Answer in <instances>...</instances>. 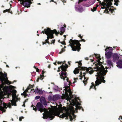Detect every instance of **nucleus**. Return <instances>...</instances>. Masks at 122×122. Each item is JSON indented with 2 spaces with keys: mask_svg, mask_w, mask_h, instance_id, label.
I'll return each instance as SVG.
<instances>
[{
  "mask_svg": "<svg viewBox=\"0 0 122 122\" xmlns=\"http://www.w3.org/2000/svg\"><path fill=\"white\" fill-rule=\"evenodd\" d=\"M107 63L110 66V68H111V67L112 66L113 67L112 63V61L111 60H107Z\"/></svg>",
  "mask_w": 122,
  "mask_h": 122,
  "instance_id": "19",
  "label": "nucleus"
},
{
  "mask_svg": "<svg viewBox=\"0 0 122 122\" xmlns=\"http://www.w3.org/2000/svg\"><path fill=\"white\" fill-rule=\"evenodd\" d=\"M40 101L44 105H46L47 104V103L46 101L45 98L43 97H41L40 98Z\"/></svg>",
  "mask_w": 122,
  "mask_h": 122,
  "instance_id": "12",
  "label": "nucleus"
},
{
  "mask_svg": "<svg viewBox=\"0 0 122 122\" xmlns=\"http://www.w3.org/2000/svg\"><path fill=\"white\" fill-rule=\"evenodd\" d=\"M79 70L84 71L86 70V72H89V73L90 74H92L94 71L93 69L91 67L87 68L86 67H81V69H79L78 68H75L73 71L74 74H76L78 73Z\"/></svg>",
  "mask_w": 122,
  "mask_h": 122,
  "instance_id": "5",
  "label": "nucleus"
},
{
  "mask_svg": "<svg viewBox=\"0 0 122 122\" xmlns=\"http://www.w3.org/2000/svg\"><path fill=\"white\" fill-rule=\"evenodd\" d=\"M12 97L13 99L11 100L10 101L12 103H12H13L15 101L16 99V96H12Z\"/></svg>",
  "mask_w": 122,
  "mask_h": 122,
  "instance_id": "21",
  "label": "nucleus"
},
{
  "mask_svg": "<svg viewBox=\"0 0 122 122\" xmlns=\"http://www.w3.org/2000/svg\"><path fill=\"white\" fill-rule=\"evenodd\" d=\"M101 60V59H98L97 60V62L98 63V64H97V66L96 65V69L97 70V71L98 72H99V71L98 69V68H100L102 66H103V67L104 66L102 65V63L100 61V60Z\"/></svg>",
  "mask_w": 122,
  "mask_h": 122,
  "instance_id": "10",
  "label": "nucleus"
},
{
  "mask_svg": "<svg viewBox=\"0 0 122 122\" xmlns=\"http://www.w3.org/2000/svg\"><path fill=\"white\" fill-rule=\"evenodd\" d=\"M37 108L36 107H35V108L33 107V110H35L36 112L37 111Z\"/></svg>",
  "mask_w": 122,
  "mask_h": 122,
  "instance_id": "53",
  "label": "nucleus"
},
{
  "mask_svg": "<svg viewBox=\"0 0 122 122\" xmlns=\"http://www.w3.org/2000/svg\"><path fill=\"white\" fill-rule=\"evenodd\" d=\"M113 61H117L119 59V56L117 54H114L112 56Z\"/></svg>",
  "mask_w": 122,
  "mask_h": 122,
  "instance_id": "13",
  "label": "nucleus"
},
{
  "mask_svg": "<svg viewBox=\"0 0 122 122\" xmlns=\"http://www.w3.org/2000/svg\"><path fill=\"white\" fill-rule=\"evenodd\" d=\"M105 55L106 58L107 59L110 58L112 56V51H109L105 52Z\"/></svg>",
  "mask_w": 122,
  "mask_h": 122,
  "instance_id": "11",
  "label": "nucleus"
},
{
  "mask_svg": "<svg viewBox=\"0 0 122 122\" xmlns=\"http://www.w3.org/2000/svg\"><path fill=\"white\" fill-rule=\"evenodd\" d=\"M21 95L22 96H24L25 97H26L28 96L27 94H25L24 92L23 93H22Z\"/></svg>",
  "mask_w": 122,
  "mask_h": 122,
  "instance_id": "37",
  "label": "nucleus"
},
{
  "mask_svg": "<svg viewBox=\"0 0 122 122\" xmlns=\"http://www.w3.org/2000/svg\"><path fill=\"white\" fill-rule=\"evenodd\" d=\"M40 97H41L40 96H38L35 97V99L36 100L38 99L41 98Z\"/></svg>",
  "mask_w": 122,
  "mask_h": 122,
  "instance_id": "41",
  "label": "nucleus"
},
{
  "mask_svg": "<svg viewBox=\"0 0 122 122\" xmlns=\"http://www.w3.org/2000/svg\"><path fill=\"white\" fill-rule=\"evenodd\" d=\"M30 0L29 1H30L29 2L31 3V4L32 3V1H33V0Z\"/></svg>",
  "mask_w": 122,
  "mask_h": 122,
  "instance_id": "61",
  "label": "nucleus"
},
{
  "mask_svg": "<svg viewBox=\"0 0 122 122\" xmlns=\"http://www.w3.org/2000/svg\"><path fill=\"white\" fill-rule=\"evenodd\" d=\"M81 40L80 41L76 40H73L72 39H70L69 41V43L70 45V46L72 48V50L73 51H79L81 49L80 47L81 44H80V41H83L85 42V40L81 39Z\"/></svg>",
  "mask_w": 122,
  "mask_h": 122,
  "instance_id": "3",
  "label": "nucleus"
},
{
  "mask_svg": "<svg viewBox=\"0 0 122 122\" xmlns=\"http://www.w3.org/2000/svg\"><path fill=\"white\" fill-rule=\"evenodd\" d=\"M78 10L80 12H81L83 11V9L82 7H79L78 9Z\"/></svg>",
  "mask_w": 122,
  "mask_h": 122,
  "instance_id": "26",
  "label": "nucleus"
},
{
  "mask_svg": "<svg viewBox=\"0 0 122 122\" xmlns=\"http://www.w3.org/2000/svg\"><path fill=\"white\" fill-rule=\"evenodd\" d=\"M76 110L78 109L80 110L82 108V107L79 106L78 105H76Z\"/></svg>",
  "mask_w": 122,
  "mask_h": 122,
  "instance_id": "24",
  "label": "nucleus"
},
{
  "mask_svg": "<svg viewBox=\"0 0 122 122\" xmlns=\"http://www.w3.org/2000/svg\"><path fill=\"white\" fill-rule=\"evenodd\" d=\"M54 32L57 33V30L55 29L51 30V29L49 28H47L46 29H45L43 31H42L41 33H43L44 34L45 33L47 35L50 34Z\"/></svg>",
  "mask_w": 122,
  "mask_h": 122,
  "instance_id": "6",
  "label": "nucleus"
},
{
  "mask_svg": "<svg viewBox=\"0 0 122 122\" xmlns=\"http://www.w3.org/2000/svg\"><path fill=\"white\" fill-rule=\"evenodd\" d=\"M65 66L63 64L60 66V67L62 71L60 73V77L61 79H63V80H65L66 78H67L66 80L67 81H68L69 78L67 77V73L66 72L67 71V69L68 66L67 64H65Z\"/></svg>",
  "mask_w": 122,
  "mask_h": 122,
  "instance_id": "4",
  "label": "nucleus"
},
{
  "mask_svg": "<svg viewBox=\"0 0 122 122\" xmlns=\"http://www.w3.org/2000/svg\"><path fill=\"white\" fill-rule=\"evenodd\" d=\"M97 6L95 7H93V9H91V10L93 12H94V11H95L97 9Z\"/></svg>",
  "mask_w": 122,
  "mask_h": 122,
  "instance_id": "33",
  "label": "nucleus"
},
{
  "mask_svg": "<svg viewBox=\"0 0 122 122\" xmlns=\"http://www.w3.org/2000/svg\"><path fill=\"white\" fill-rule=\"evenodd\" d=\"M36 90L39 93L41 92V90L38 89V88L37 87H36Z\"/></svg>",
  "mask_w": 122,
  "mask_h": 122,
  "instance_id": "47",
  "label": "nucleus"
},
{
  "mask_svg": "<svg viewBox=\"0 0 122 122\" xmlns=\"http://www.w3.org/2000/svg\"><path fill=\"white\" fill-rule=\"evenodd\" d=\"M4 78L5 80L3 82H2V84H4V81H5L6 83L7 84H11V82L9 81L8 80V78L7 77H6L4 76Z\"/></svg>",
  "mask_w": 122,
  "mask_h": 122,
  "instance_id": "16",
  "label": "nucleus"
},
{
  "mask_svg": "<svg viewBox=\"0 0 122 122\" xmlns=\"http://www.w3.org/2000/svg\"><path fill=\"white\" fill-rule=\"evenodd\" d=\"M11 92L13 93L12 96H16V91L15 90H13Z\"/></svg>",
  "mask_w": 122,
  "mask_h": 122,
  "instance_id": "22",
  "label": "nucleus"
},
{
  "mask_svg": "<svg viewBox=\"0 0 122 122\" xmlns=\"http://www.w3.org/2000/svg\"><path fill=\"white\" fill-rule=\"evenodd\" d=\"M96 86H95V85L94 86V87H93V88L94 89H95V90H96V89H97V88H96Z\"/></svg>",
  "mask_w": 122,
  "mask_h": 122,
  "instance_id": "57",
  "label": "nucleus"
},
{
  "mask_svg": "<svg viewBox=\"0 0 122 122\" xmlns=\"http://www.w3.org/2000/svg\"><path fill=\"white\" fill-rule=\"evenodd\" d=\"M117 67L119 68H122V60H119L117 63Z\"/></svg>",
  "mask_w": 122,
  "mask_h": 122,
  "instance_id": "15",
  "label": "nucleus"
},
{
  "mask_svg": "<svg viewBox=\"0 0 122 122\" xmlns=\"http://www.w3.org/2000/svg\"><path fill=\"white\" fill-rule=\"evenodd\" d=\"M78 78H74V81L73 82V83H74L76 82V79L78 80Z\"/></svg>",
  "mask_w": 122,
  "mask_h": 122,
  "instance_id": "45",
  "label": "nucleus"
},
{
  "mask_svg": "<svg viewBox=\"0 0 122 122\" xmlns=\"http://www.w3.org/2000/svg\"><path fill=\"white\" fill-rule=\"evenodd\" d=\"M18 101V100L17 99H16V100L15 101V102H14L13 103H12V106H17L16 102H17Z\"/></svg>",
  "mask_w": 122,
  "mask_h": 122,
  "instance_id": "29",
  "label": "nucleus"
},
{
  "mask_svg": "<svg viewBox=\"0 0 122 122\" xmlns=\"http://www.w3.org/2000/svg\"><path fill=\"white\" fill-rule=\"evenodd\" d=\"M95 56L96 58L97 59H101L100 55L98 54H95Z\"/></svg>",
  "mask_w": 122,
  "mask_h": 122,
  "instance_id": "30",
  "label": "nucleus"
},
{
  "mask_svg": "<svg viewBox=\"0 0 122 122\" xmlns=\"http://www.w3.org/2000/svg\"><path fill=\"white\" fill-rule=\"evenodd\" d=\"M44 75H40V79L41 80H42L44 78Z\"/></svg>",
  "mask_w": 122,
  "mask_h": 122,
  "instance_id": "35",
  "label": "nucleus"
},
{
  "mask_svg": "<svg viewBox=\"0 0 122 122\" xmlns=\"http://www.w3.org/2000/svg\"><path fill=\"white\" fill-rule=\"evenodd\" d=\"M36 71L37 72H39V70L38 68H37L36 69Z\"/></svg>",
  "mask_w": 122,
  "mask_h": 122,
  "instance_id": "58",
  "label": "nucleus"
},
{
  "mask_svg": "<svg viewBox=\"0 0 122 122\" xmlns=\"http://www.w3.org/2000/svg\"><path fill=\"white\" fill-rule=\"evenodd\" d=\"M42 75H44V73L45 72H45L43 70H42Z\"/></svg>",
  "mask_w": 122,
  "mask_h": 122,
  "instance_id": "54",
  "label": "nucleus"
},
{
  "mask_svg": "<svg viewBox=\"0 0 122 122\" xmlns=\"http://www.w3.org/2000/svg\"><path fill=\"white\" fill-rule=\"evenodd\" d=\"M92 84V85L90 87V89L91 88H92L93 87H94V86L95 85L93 83Z\"/></svg>",
  "mask_w": 122,
  "mask_h": 122,
  "instance_id": "48",
  "label": "nucleus"
},
{
  "mask_svg": "<svg viewBox=\"0 0 122 122\" xmlns=\"http://www.w3.org/2000/svg\"><path fill=\"white\" fill-rule=\"evenodd\" d=\"M46 42L45 41V42H42V44L43 45L44 44H46Z\"/></svg>",
  "mask_w": 122,
  "mask_h": 122,
  "instance_id": "60",
  "label": "nucleus"
},
{
  "mask_svg": "<svg viewBox=\"0 0 122 122\" xmlns=\"http://www.w3.org/2000/svg\"><path fill=\"white\" fill-rule=\"evenodd\" d=\"M113 50V48L112 47H108L107 46V48L105 49V51L106 52L107 51H112V52Z\"/></svg>",
  "mask_w": 122,
  "mask_h": 122,
  "instance_id": "18",
  "label": "nucleus"
},
{
  "mask_svg": "<svg viewBox=\"0 0 122 122\" xmlns=\"http://www.w3.org/2000/svg\"><path fill=\"white\" fill-rule=\"evenodd\" d=\"M6 87L7 88H9V89H12L13 88H14V86L12 85H10L9 86V87L8 86H6Z\"/></svg>",
  "mask_w": 122,
  "mask_h": 122,
  "instance_id": "31",
  "label": "nucleus"
},
{
  "mask_svg": "<svg viewBox=\"0 0 122 122\" xmlns=\"http://www.w3.org/2000/svg\"><path fill=\"white\" fill-rule=\"evenodd\" d=\"M55 32H54L53 33H52L49 35H47V39H46L45 40V42H46V43H48L49 44H50V43L49 42L48 40L50 38L52 39L53 38L54 36H53V34L54 33L55 34H58L59 33H58V32L56 33Z\"/></svg>",
  "mask_w": 122,
  "mask_h": 122,
  "instance_id": "8",
  "label": "nucleus"
},
{
  "mask_svg": "<svg viewBox=\"0 0 122 122\" xmlns=\"http://www.w3.org/2000/svg\"><path fill=\"white\" fill-rule=\"evenodd\" d=\"M62 2H64V3H66V1L65 0H61Z\"/></svg>",
  "mask_w": 122,
  "mask_h": 122,
  "instance_id": "59",
  "label": "nucleus"
},
{
  "mask_svg": "<svg viewBox=\"0 0 122 122\" xmlns=\"http://www.w3.org/2000/svg\"><path fill=\"white\" fill-rule=\"evenodd\" d=\"M57 32H58V33H59L58 34H56V35H58V34H60L61 35H63V34L64 32H61V33H60L59 32V31H58V32H57Z\"/></svg>",
  "mask_w": 122,
  "mask_h": 122,
  "instance_id": "44",
  "label": "nucleus"
},
{
  "mask_svg": "<svg viewBox=\"0 0 122 122\" xmlns=\"http://www.w3.org/2000/svg\"><path fill=\"white\" fill-rule=\"evenodd\" d=\"M7 74H4L1 71H0V81L3 82L4 81V76L6 77Z\"/></svg>",
  "mask_w": 122,
  "mask_h": 122,
  "instance_id": "9",
  "label": "nucleus"
},
{
  "mask_svg": "<svg viewBox=\"0 0 122 122\" xmlns=\"http://www.w3.org/2000/svg\"><path fill=\"white\" fill-rule=\"evenodd\" d=\"M98 69L99 72H97V75H96L97 76V80L95 82V86H97L101 84L102 82L105 83L106 81L104 80V76L106 75L107 70H105L104 67L102 66L100 68H98Z\"/></svg>",
  "mask_w": 122,
  "mask_h": 122,
  "instance_id": "2",
  "label": "nucleus"
},
{
  "mask_svg": "<svg viewBox=\"0 0 122 122\" xmlns=\"http://www.w3.org/2000/svg\"><path fill=\"white\" fill-rule=\"evenodd\" d=\"M83 76L84 77V79L85 80L86 79V78L85 77V75L86 74V73L85 72H84V73H83Z\"/></svg>",
  "mask_w": 122,
  "mask_h": 122,
  "instance_id": "49",
  "label": "nucleus"
},
{
  "mask_svg": "<svg viewBox=\"0 0 122 122\" xmlns=\"http://www.w3.org/2000/svg\"><path fill=\"white\" fill-rule=\"evenodd\" d=\"M114 1L115 2L114 3V5L115 4V3H117V4H116V5L117 6L118 5L117 2H119V0H114Z\"/></svg>",
  "mask_w": 122,
  "mask_h": 122,
  "instance_id": "36",
  "label": "nucleus"
},
{
  "mask_svg": "<svg viewBox=\"0 0 122 122\" xmlns=\"http://www.w3.org/2000/svg\"><path fill=\"white\" fill-rule=\"evenodd\" d=\"M4 107H3L0 106V110L2 111H3V110L4 109Z\"/></svg>",
  "mask_w": 122,
  "mask_h": 122,
  "instance_id": "43",
  "label": "nucleus"
},
{
  "mask_svg": "<svg viewBox=\"0 0 122 122\" xmlns=\"http://www.w3.org/2000/svg\"><path fill=\"white\" fill-rule=\"evenodd\" d=\"M32 88V86L31 85L29 84V86H28L27 89L29 90L30 88Z\"/></svg>",
  "mask_w": 122,
  "mask_h": 122,
  "instance_id": "32",
  "label": "nucleus"
},
{
  "mask_svg": "<svg viewBox=\"0 0 122 122\" xmlns=\"http://www.w3.org/2000/svg\"><path fill=\"white\" fill-rule=\"evenodd\" d=\"M109 0H104V2L106 3V4H107Z\"/></svg>",
  "mask_w": 122,
  "mask_h": 122,
  "instance_id": "50",
  "label": "nucleus"
},
{
  "mask_svg": "<svg viewBox=\"0 0 122 122\" xmlns=\"http://www.w3.org/2000/svg\"><path fill=\"white\" fill-rule=\"evenodd\" d=\"M60 43L64 45H66V43L65 42V41H62Z\"/></svg>",
  "mask_w": 122,
  "mask_h": 122,
  "instance_id": "46",
  "label": "nucleus"
},
{
  "mask_svg": "<svg viewBox=\"0 0 122 122\" xmlns=\"http://www.w3.org/2000/svg\"><path fill=\"white\" fill-rule=\"evenodd\" d=\"M48 99L49 100H51V96H50V97H48Z\"/></svg>",
  "mask_w": 122,
  "mask_h": 122,
  "instance_id": "62",
  "label": "nucleus"
},
{
  "mask_svg": "<svg viewBox=\"0 0 122 122\" xmlns=\"http://www.w3.org/2000/svg\"><path fill=\"white\" fill-rule=\"evenodd\" d=\"M28 89H26L23 92L25 93V94H27L26 93L28 92Z\"/></svg>",
  "mask_w": 122,
  "mask_h": 122,
  "instance_id": "42",
  "label": "nucleus"
},
{
  "mask_svg": "<svg viewBox=\"0 0 122 122\" xmlns=\"http://www.w3.org/2000/svg\"><path fill=\"white\" fill-rule=\"evenodd\" d=\"M10 9H8L7 10L6 9L5 10H3V13H4L7 12H8L11 13V12L10 11Z\"/></svg>",
  "mask_w": 122,
  "mask_h": 122,
  "instance_id": "27",
  "label": "nucleus"
},
{
  "mask_svg": "<svg viewBox=\"0 0 122 122\" xmlns=\"http://www.w3.org/2000/svg\"><path fill=\"white\" fill-rule=\"evenodd\" d=\"M78 36L81 39H82L83 37V36H81V35L80 34Z\"/></svg>",
  "mask_w": 122,
  "mask_h": 122,
  "instance_id": "52",
  "label": "nucleus"
},
{
  "mask_svg": "<svg viewBox=\"0 0 122 122\" xmlns=\"http://www.w3.org/2000/svg\"><path fill=\"white\" fill-rule=\"evenodd\" d=\"M40 79V77H39L38 78H37V80H36V82H38L39 81V80Z\"/></svg>",
  "mask_w": 122,
  "mask_h": 122,
  "instance_id": "56",
  "label": "nucleus"
},
{
  "mask_svg": "<svg viewBox=\"0 0 122 122\" xmlns=\"http://www.w3.org/2000/svg\"><path fill=\"white\" fill-rule=\"evenodd\" d=\"M65 89L66 91L69 93H70L71 92L69 86H66Z\"/></svg>",
  "mask_w": 122,
  "mask_h": 122,
  "instance_id": "20",
  "label": "nucleus"
},
{
  "mask_svg": "<svg viewBox=\"0 0 122 122\" xmlns=\"http://www.w3.org/2000/svg\"><path fill=\"white\" fill-rule=\"evenodd\" d=\"M60 97L58 95H56L53 96L52 98V100L54 101H56L60 99Z\"/></svg>",
  "mask_w": 122,
  "mask_h": 122,
  "instance_id": "17",
  "label": "nucleus"
},
{
  "mask_svg": "<svg viewBox=\"0 0 122 122\" xmlns=\"http://www.w3.org/2000/svg\"><path fill=\"white\" fill-rule=\"evenodd\" d=\"M3 105L4 106V108H5V109L7 108V107H6V106H7V105L6 103H3Z\"/></svg>",
  "mask_w": 122,
  "mask_h": 122,
  "instance_id": "39",
  "label": "nucleus"
},
{
  "mask_svg": "<svg viewBox=\"0 0 122 122\" xmlns=\"http://www.w3.org/2000/svg\"><path fill=\"white\" fill-rule=\"evenodd\" d=\"M55 40H52L51 41V44H52V43L54 44L55 42Z\"/></svg>",
  "mask_w": 122,
  "mask_h": 122,
  "instance_id": "51",
  "label": "nucleus"
},
{
  "mask_svg": "<svg viewBox=\"0 0 122 122\" xmlns=\"http://www.w3.org/2000/svg\"><path fill=\"white\" fill-rule=\"evenodd\" d=\"M112 5V3L111 1L109 0L108 1V3L107 4V8L105 9L107 11V13H108L109 11L108 10V9Z\"/></svg>",
  "mask_w": 122,
  "mask_h": 122,
  "instance_id": "14",
  "label": "nucleus"
},
{
  "mask_svg": "<svg viewBox=\"0 0 122 122\" xmlns=\"http://www.w3.org/2000/svg\"><path fill=\"white\" fill-rule=\"evenodd\" d=\"M36 107L38 111H40L41 113L44 111L45 109V108H43V105L39 102L37 103Z\"/></svg>",
  "mask_w": 122,
  "mask_h": 122,
  "instance_id": "7",
  "label": "nucleus"
},
{
  "mask_svg": "<svg viewBox=\"0 0 122 122\" xmlns=\"http://www.w3.org/2000/svg\"><path fill=\"white\" fill-rule=\"evenodd\" d=\"M87 80H83V83L84 84L85 86L86 85V84L87 83Z\"/></svg>",
  "mask_w": 122,
  "mask_h": 122,
  "instance_id": "38",
  "label": "nucleus"
},
{
  "mask_svg": "<svg viewBox=\"0 0 122 122\" xmlns=\"http://www.w3.org/2000/svg\"><path fill=\"white\" fill-rule=\"evenodd\" d=\"M85 59L86 60H89V59L87 57H86L85 58Z\"/></svg>",
  "mask_w": 122,
  "mask_h": 122,
  "instance_id": "64",
  "label": "nucleus"
},
{
  "mask_svg": "<svg viewBox=\"0 0 122 122\" xmlns=\"http://www.w3.org/2000/svg\"><path fill=\"white\" fill-rule=\"evenodd\" d=\"M60 31L61 32H64L65 31V28L64 27H61L60 29Z\"/></svg>",
  "mask_w": 122,
  "mask_h": 122,
  "instance_id": "28",
  "label": "nucleus"
},
{
  "mask_svg": "<svg viewBox=\"0 0 122 122\" xmlns=\"http://www.w3.org/2000/svg\"><path fill=\"white\" fill-rule=\"evenodd\" d=\"M105 8H106V7L105 6H103L102 7H101V8L102 9H104Z\"/></svg>",
  "mask_w": 122,
  "mask_h": 122,
  "instance_id": "63",
  "label": "nucleus"
},
{
  "mask_svg": "<svg viewBox=\"0 0 122 122\" xmlns=\"http://www.w3.org/2000/svg\"><path fill=\"white\" fill-rule=\"evenodd\" d=\"M66 48V47L65 46H64V48H63L61 49V51L60 52H59V53L60 54H61L64 52L65 51V50L64 49V48Z\"/></svg>",
  "mask_w": 122,
  "mask_h": 122,
  "instance_id": "25",
  "label": "nucleus"
},
{
  "mask_svg": "<svg viewBox=\"0 0 122 122\" xmlns=\"http://www.w3.org/2000/svg\"><path fill=\"white\" fill-rule=\"evenodd\" d=\"M101 5L103 6H107V4H106V3L104 2H102Z\"/></svg>",
  "mask_w": 122,
  "mask_h": 122,
  "instance_id": "40",
  "label": "nucleus"
},
{
  "mask_svg": "<svg viewBox=\"0 0 122 122\" xmlns=\"http://www.w3.org/2000/svg\"><path fill=\"white\" fill-rule=\"evenodd\" d=\"M78 63V67L80 69H81V66L82 65V64L81 61H79V62H75V63Z\"/></svg>",
  "mask_w": 122,
  "mask_h": 122,
  "instance_id": "23",
  "label": "nucleus"
},
{
  "mask_svg": "<svg viewBox=\"0 0 122 122\" xmlns=\"http://www.w3.org/2000/svg\"><path fill=\"white\" fill-rule=\"evenodd\" d=\"M8 105H7V106L8 107H9L10 108L11 107V104H11L10 102H9L8 103Z\"/></svg>",
  "mask_w": 122,
  "mask_h": 122,
  "instance_id": "34",
  "label": "nucleus"
},
{
  "mask_svg": "<svg viewBox=\"0 0 122 122\" xmlns=\"http://www.w3.org/2000/svg\"><path fill=\"white\" fill-rule=\"evenodd\" d=\"M109 10L111 11V13H112V10H113V9H112L111 8L110 9L109 8Z\"/></svg>",
  "mask_w": 122,
  "mask_h": 122,
  "instance_id": "55",
  "label": "nucleus"
},
{
  "mask_svg": "<svg viewBox=\"0 0 122 122\" xmlns=\"http://www.w3.org/2000/svg\"><path fill=\"white\" fill-rule=\"evenodd\" d=\"M73 107L66 109V113H63L62 114L60 115V113L58 111H51L50 112L47 111L44 115L43 114L44 116V119H47L48 117L50 118V120H52L55 117V116H58L61 118H63L66 117V119H70V120L72 121L73 118L71 115V113L73 111Z\"/></svg>",
  "mask_w": 122,
  "mask_h": 122,
  "instance_id": "1",
  "label": "nucleus"
}]
</instances>
